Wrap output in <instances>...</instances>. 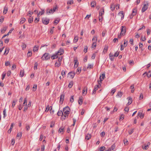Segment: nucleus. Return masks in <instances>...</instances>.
I'll list each match as a JSON object with an SVG mask.
<instances>
[{
  "label": "nucleus",
  "mask_w": 151,
  "mask_h": 151,
  "mask_svg": "<svg viewBox=\"0 0 151 151\" xmlns=\"http://www.w3.org/2000/svg\"><path fill=\"white\" fill-rule=\"evenodd\" d=\"M50 57L48 53H45L41 57V59L42 60H47L48 59H49Z\"/></svg>",
  "instance_id": "obj_1"
},
{
  "label": "nucleus",
  "mask_w": 151,
  "mask_h": 151,
  "mask_svg": "<svg viewBox=\"0 0 151 151\" xmlns=\"http://www.w3.org/2000/svg\"><path fill=\"white\" fill-rule=\"evenodd\" d=\"M70 111V109L69 107L68 106L66 107L63 108V113L64 114H69V112Z\"/></svg>",
  "instance_id": "obj_2"
},
{
  "label": "nucleus",
  "mask_w": 151,
  "mask_h": 151,
  "mask_svg": "<svg viewBox=\"0 0 151 151\" xmlns=\"http://www.w3.org/2000/svg\"><path fill=\"white\" fill-rule=\"evenodd\" d=\"M126 32V29L125 27L124 26H122L121 27V32L120 33V35L122 36L124 35L125 34Z\"/></svg>",
  "instance_id": "obj_3"
},
{
  "label": "nucleus",
  "mask_w": 151,
  "mask_h": 151,
  "mask_svg": "<svg viewBox=\"0 0 151 151\" xmlns=\"http://www.w3.org/2000/svg\"><path fill=\"white\" fill-rule=\"evenodd\" d=\"M50 21V19L46 18H43L42 19V22L43 23L45 24H47Z\"/></svg>",
  "instance_id": "obj_4"
},
{
  "label": "nucleus",
  "mask_w": 151,
  "mask_h": 151,
  "mask_svg": "<svg viewBox=\"0 0 151 151\" xmlns=\"http://www.w3.org/2000/svg\"><path fill=\"white\" fill-rule=\"evenodd\" d=\"M148 4H144L143 7L142 9V12H144L148 8Z\"/></svg>",
  "instance_id": "obj_5"
},
{
  "label": "nucleus",
  "mask_w": 151,
  "mask_h": 151,
  "mask_svg": "<svg viewBox=\"0 0 151 151\" xmlns=\"http://www.w3.org/2000/svg\"><path fill=\"white\" fill-rule=\"evenodd\" d=\"M150 142H148V143L147 145H142V147L144 150H147L148 148V146L149 145H150Z\"/></svg>",
  "instance_id": "obj_6"
},
{
  "label": "nucleus",
  "mask_w": 151,
  "mask_h": 151,
  "mask_svg": "<svg viewBox=\"0 0 151 151\" xmlns=\"http://www.w3.org/2000/svg\"><path fill=\"white\" fill-rule=\"evenodd\" d=\"M64 94H62L60 95V103L61 104H62L64 100Z\"/></svg>",
  "instance_id": "obj_7"
},
{
  "label": "nucleus",
  "mask_w": 151,
  "mask_h": 151,
  "mask_svg": "<svg viewBox=\"0 0 151 151\" xmlns=\"http://www.w3.org/2000/svg\"><path fill=\"white\" fill-rule=\"evenodd\" d=\"M64 52V50L62 48H60V50L57 53V55H61L63 54Z\"/></svg>",
  "instance_id": "obj_8"
},
{
  "label": "nucleus",
  "mask_w": 151,
  "mask_h": 151,
  "mask_svg": "<svg viewBox=\"0 0 151 151\" xmlns=\"http://www.w3.org/2000/svg\"><path fill=\"white\" fill-rule=\"evenodd\" d=\"M75 75V73L74 72H71L69 73L68 74V75L70 76V77L73 78Z\"/></svg>",
  "instance_id": "obj_9"
},
{
  "label": "nucleus",
  "mask_w": 151,
  "mask_h": 151,
  "mask_svg": "<svg viewBox=\"0 0 151 151\" xmlns=\"http://www.w3.org/2000/svg\"><path fill=\"white\" fill-rule=\"evenodd\" d=\"M104 9L103 8L101 9L99 12V16H102V15L104 14Z\"/></svg>",
  "instance_id": "obj_10"
},
{
  "label": "nucleus",
  "mask_w": 151,
  "mask_h": 151,
  "mask_svg": "<svg viewBox=\"0 0 151 151\" xmlns=\"http://www.w3.org/2000/svg\"><path fill=\"white\" fill-rule=\"evenodd\" d=\"M128 99V102L127 104V105H129L132 102V99L131 97H129L127 98Z\"/></svg>",
  "instance_id": "obj_11"
},
{
  "label": "nucleus",
  "mask_w": 151,
  "mask_h": 151,
  "mask_svg": "<svg viewBox=\"0 0 151 151\" xmlns=\"http://www.w3.org/2000/svg\"><path fill=\"white\" fill-rule=\"evenodd\" d=\"M78 102L79 105H81L83 102V97L81 96L79 98Z\"/></svg>",
  "instance_id": "obj_12"
},
{
  "label": "nucleus",
  "mask_w": 151,
  "mask_h": 151,
  "mask_svg": "<svg viewBox=\"0 0 151 151\" xmlns=\"http://www.w3.org/2000/svg\"><path fill=\"white\" fill-rule=\"evenodd\" d=\"M99 88V85H96L95 86L94 88L93 91V92L92 93V94H95L96 93V90L98 89Z\"/></svg>",
  "instance_id": "obj_13"
},
{
  "label": "nucleus",
  "mask_w": 151,
  "mask_h": 151,
  "mask_svg": "<svg viewBox=\"0 0 151 151\" xmlns=\"http://www.w3.org/2000/svg\"><path fill=\"white\" fill-rule=\"evenodd\" d=\"M105 77V74H103L101 76H100V81H99V82H100V83H101V81H102L104 78Z\"/></svg>",
  "instance_id": "obj_14"
},
{
  "label": "nucleus",
  "mask_w": 151,
  "mask_h": 151,
  "mask_svg": "<svg viewBox=\"0 0 151 151\" xmlns=\"http://www.w3.org/2000/svg\"><path fill=\"white\" fill-rule=\"evenodd\" d=\"M54 12V11L52 9H51L50 10L47 9L46 11V13H47L48 14H49L50 13H53Z\"/></svg>",
  "instance_id": "obj_15"
},
{
  "label": "nucleus",
  "mask_w": 151,
  "mask_h": 151,
  "mask_svg": "<svg viewBox=\"0 0 151 151\" xmlns=\"http://www.w3.org/2000/svg\"><path fill=\"white\" fill-rule=\"evenodd\" d=\"M68 114H63L62 115V116L61 117V119L62 120H65L66 117H68Z\"/></svg>",
  "instance_id": "obj_16"
},
{
  "label": "nucleus",
  "mask_w": 151,
  "mask_h": 151,
  "mask_svg": "<svg viewBox=\"0 0 151 151\" xmlns=\"http://www.w3.org/2000/svg\"><path fill=\"white\" fill-rule=\"evenodd\" d=\"M118 14L121 17V19H123L124 17V14L122 11H120L119 13Z\"/></svg>",
  "instance_id": "obj_17"
},
{
  "label": "nucleus",
  "mask_w": 151,
  "mask_h": 151,
  "mask_svg": "<svg viewBox=\"0 0 151 151\" xmlns=\"http://www.w3.org/2000/svg\"><path fill=\"white\" fill-rule=\"evenodd\" d=\"M78 62V60L77 59H75L74 60V62L75 63L74 65V68H76L78 66V63L77 64V63Z\"/></svg>",
  "instance_id": "obj_18"
},
{
  "label": "nucleus",
  "mask_w": 151,
  "mask_h": 151,
  "mask_svg": "<svg viewBox=\"0 0 151 151\" xmlns=\"http://www.w3.org/2000/svg\"><path fill=\"white\" fill-rule=\"evenodd\" d=\"M87 88L85 87L83 90L82 94L86 95L87 93Z\"/></svg>",
  "instance_id": "obj_19"
},
{
  "label": "nucleus",
  "mask_w": 151,
  "mask_h": 151,
  "mask_svg": "<svg viewBox=\"0 0 151 151\" xmlns=\"http://www.w3.org/2000/svg\"><path fill=\"white\" fill-rule=\"evenodd\" d=\"M108 47L107 45H105V47L103 50V53H104V54L106 53V52L108 50Z\"/></svg>",
  "instance_id": "obj_20"
},
{
  "label": "nucleus",
  "mask_w": 151,
  "mask_h": 151,
  "mask_svg": "<svg viewBox=\"0 0 151 151\" xmlns=\"http://www.w3.org/2000/svg\"><path fill=\"white\" fill-rule=\"evenodd\" d=\"M122 94L123 93L121 91L119 92L116 96V97L120 98L122 96Z\"/></svg>",
  "instance_id": "obj_21"
},
{
  "label": "nucleus",
  "mask_w": 151,
  "mask_h": 151,
  "mask_svg": "<svg viewBox=\"0 0 151 151\" xmlns=\"http://www.w3.org/2000/svg\"><path fill=\"white\" fill-rule=\"evenodd\" d=\"M115 145L114 144H113L111 146V147L109 148V149L110 150V151H112V150L114 151V149H115Z\"/></svg>",
  "instance_id": "obj_22"
},
{
  "label": "nucleus",
  "mask_w": 151,
  "mask_h": 151,
  "mask_svg": "<svg viewBox=\"0 0 151 151\" xmlns=\"http://www.w3.org/2000/svg\"><path fill=\"white\" fill-rule=\"evenodd\" d=\"M136 12H137V8H135L133 10L132 14L133 15L135 16L136 14Z\"/></svg>",
  "instance_id": "obj_23"
},
{
  "label": "nucleus",
  "mask_w": 151,
  "mask_h": 151,
  "mask_svg": "<svg viewBox=\"0 0 151 151\" xmlns=\"http://www.w3.org/2000/svg\"><path fill=\"white\" fill-rule=\"evenodd\" d=\"M7 28V27H4L3 29L1 30V32L2 33H4Z\"/></svg>",
  "instance_id": "obj_24"
},
{
  "label": "nucleus",
  "mask_w": 151,
  "mask_h": 151,
  "mask_svg": "<svg viewBox=\"0 0 151 151\" xmlns=\"http://www.w3.org/2000/svg\"><path fill=\"white\" fill-rule=\"evenodd\" d=\"M109 56L110 60L111 61L113 60H114V55H113L111 53H110V54H109Z\"/></svg>",
  "instance_id": "obj_25"
},
{
  "label": "nucleus",
  "mask_w": 151,
  "mask_h": 151,
  "mask_svg": "<svg viewBox=\"0 0 151 151\" xmlns=\"http://www.w3.org/2000/svg\"><path fill=\"white\" fill-rule=\"evenodd\" d=\"M130 88L131 89V92L132 93H133L134 91V84L132 85L130 87Z\"/></svg>",
  "instance_id": "obj_26"
},
{
  "label": "nucleus",
  "mask_w": 151,
  "mask_h": 151,
  "mask_svg": "<svg viewBox=\"0 0 151 151\" xmlns=\"http://www.w3.org/2000/svg\"><path fill=\"white\" fill-rule=\"evenodd\" d=\"M73 85V82L72 81H71L69 84V85L68 86V87L69 88H70L72 87Z\"/></svg>",
  "instance_id": "obj_27"
},
{
  "label": "nucleus",
  "mask_w": 151,
  "mask_h": 151,
  "mask_svg": "<svg viewBox=\"0 0 151 151\" xmlns=\"http://www.w3.org/2000/svg\"><path fill=\"white\" fill-rule=\"evenodd\" d=\"M24 71L23 70H20V76L21 77H22L24 76Z\"/></svg>",
  "instance_id": "obj_28"
},
{
  "label": "nucleus",
  "mask_w": 151,
  "mask_h": 151,
  "mask_svg": "<svg viewBox=\"0 0 151 151\" xmlns=\"http://www.w3.org/2000/svg\"><path fill=\"white\" fill-rule=\"evenodd\" d=\"M38 46H35L34 47L33 51L35 52L37 51L38 49Z\"/></svg>",
  "instance_id": "obj_29"
},
{
  "label": "nucleus",
  "mask_w": 151,
  "mask_h": 151,
  "mask_svg": "<svg viewBox=\"0 0 151 151\" xmlns=\"http://www.w3.org/2000/svg\"><path fill=\"white\" fill-rule=\"evenodd\" d=\"M58 57V56L56 54V55H54L52 56L51 57V58L52 59L54 60L55 59H56Z\"/></svg>",
  "instance_id": "obj_30"
},
{
  "label": "nucleus",
  "mask_w": 151,
  "mask_h": 151,
  "mask_svg": "<svg viewBox=\"0 0 151 151\" xmlns=\"http://www.w3.org/2000/svg\"><path fill=\"white\" fill-rule=\"evenodd\" d=\"M91 135L90 134H88L85 137V139L87 140H89L91 137Z\"/></svg>",
  "instance_id": "obj_31"
},
{
  "label": "nucleus",
  "mask_w": 151,
  "mask_h": 151,
  "mask_svg": "<svg viewBox=\"0 0 151 151\" xmlns=\"http://www.w3.org/2000/svg\"><path fill=\"white\" fill-rule=\"evenodd\" d=\"M8 8L7 7H4V11L3 12V13L4 14H6L8 11Z\"/></svg>",
  "instance_id": "obj_32"
},
{
  "label": "nucleus",
  "mask_w": 151,
  "mask_h": 151,
  "mask_svg": "<svg viewBox=\"0 0 151 151\" xmlns=\"http://www.w3.org/2000/svg\"><path fill=\"white\" fill-rule=\"evenodd\" d=\"M13 123H12L11 124V127L10 129L8 130V133H10L11 132L12 129L13 128Z\"/></svg>",
  "instance_id": "obj_33"
},
{
  "label": "nucleus",
  "mask_w": 151,
  "mask_h": 151,
  "mask_svg": "<svg viewBox=\"0 0 151 151\" xmlns=\"http://www.w3.org/2000/svg\"><path fill=\"white\" fill-rule=\"evenodd\" d=\"M127 41L126 40H124V43L123 46L124 47H126L127 45Z\"/></svg>",
  "instance_id": "obj_34"
},
{
  "label": "nucleus",
  "mask_w": 151,
  "mask_h": 151,
  "mask_svg": "<svg viewBox=\"0 0 151 151\" xmlns=\"http://www.w3.org/2000/svg\"><path fill=\"white\" fill-rule=\"evenodd\" d=\"M81 68L78 67L77 68L76 73L78 74H79L81 72Z\"/></svg>",
  "instance_id": "obj_35"
},
{
  "label": "nucleus",
  "mask_w": 151,
  "mask_h": 151,
  "mask_svg": "<svg viewBox=\"0 0 151 151\" xmlns=\"http://www.w3.org/2000/svg\"><path fill=\"white\" fill-rule=\"evenodd\" d=\"M25 21V19L24 18H22L20 22V24H23Z\"/></svg>",
  "instance_id": "obj_36"
},
{
  "label": "nucleus",
  "mask_w": 151,
  "mask_h": 151,
  "mask_svg": "<svg viewBox=\"0 0 151 151\" xmlns=\"http://www.w3.org/2000/svg\"><path fill=\"white\" fill-rule=\"evenodd\" d=\"M26 105H27V99L26 98L24 99V102L23 104V106H24Z\"/></svg>",
  "instance_id": "obj_37"
},
{
  "label": "nucleus",
  "mask_w": 151,
  "mask_h": 151,
  "mask_svg": "<svg viewBox=\"0 0 151 151\" xmlns=\"http://www.w3.org/2000/svg\"><path fill=\"white\" fill-rule=\"evenodd\" d=\"M150 72V71H149L147 74L146 76L148 78H150L151 77V73Z\"/></svg>",
  "instance_id": "obj_38"
},
{
  "label": "nucleus",
  "mask_w": 151,
  "mask_h": 151,
  "mask_svg": "<svg viewBox=\"0 0 151 151\" xmlns=\"http://www.w3.org/2000/svg\"><path fill=\"white\" fill-rule=\"evenodd\" d=\"M45 13V11H44L43 10V11H42L41 12H39V13H38L37 14V17H38L40 15H42L43 14H44Z\"/></svg>",
  "instance_id": "obj_39"
},
{
  "label": "nucleus",
  "mask_w": 151,
  "mask_h": 151,
  "mask_svg": "<svg viewBox=\"0 0 151 151\" xmlns=\"http://www.w3.org/2000/svg\"><path fill=\"white\" fill-rule=\"evenodd\" d=\"M105 147L104 146H102L99 148V151H103L105 150Z\"/></svg>",
  "instance_id": "obj_40"
},
{
  "label": "nucleus",
  "mask_w": 151,
  "mask_h": 151,
  "mask_svg": "<svg viewBox=\"0 0 151 151\" xmlns=\"http://www.w3.org/2000/svg\"><path fill=\"white\" fill-rule=\"evenodd\" d=\"M17 100H14L13 101L12 104V108H14V106H15V105L16 104V103L17 102Z\"/></svg>",
  "instance_id": "obj_41"
},
{
  "label": "nucleus",
  "mask_w": 151,
  "mask_h": 151,
  "mask_svg": "<svg viewBox=\"0 0 151 151\" xmlns=\"http://www.w3.org/2000/svg\"><path fill=\"white\" fill-rule=\"evenodd\" d=\"M57 114L59 116H61L63 114V113L61 111H59L57 113Z\"/></svg>",
  "instance_id": "obj_42"
},
{
  "label": "nucleus",
  "mask_w": 151,
  "mask_h": 151,
  "mask_svg": "<svg viewBox=\"0 0 151 151\" xmlns=\"http://www.w3.org/2000/svg\"><path fill=\"white\" fill-rule=\"evenodd\" d=\"M124 116L123 114H122L121 115L119 118V120L122 121L123 120L124 118Z\"/></svg>",
  "instance_id": "obj_43"
},
{
  "label": "nucleus",
  "mask_w": 151,
  "mask_h": 151,
  "mask_svg": "<svg viewBox=\"0 0 151 151\" xmlns=\"http://www.w3.org/2000/svg\"><path fill=\"white\" fill-rule=\"evenodd\" d=\"M78 40V36H75L74 39V42H76Z\"/></svg>",
  "instance_id": "obj_44"
},
{
  "label": "nucleus",
  "mask_w": 151,
  "mask_h": 151,
  "mask_svg": "<svg viewBox=\"0 0 151 151\" xmlns=\"http://www.w3.org/2000/svg\"><path fill=\"white\" fill-rule=\"evenodd\" d=\"M96 4V2L95 1H93L91 3V6L92 7H94Z\"/></svg>",
  "instance_id": "obj_45"
},
{
  "label": "nucleus",
  "mask_w": 151,
  "mask_h": 151,
  "mask_svg": "<svg viewBox=\"0 0 151 151\" xmlns=\"http://www.w3.org/2000/svg\"><path fill=\"white\" fill-rule=\"evenodd\" d=\"M55 67H59L60 65V63L59 62L58 63L56 62L55 63Z\"/></svg>",
  "instance_id": "obj_46"
},
{
  "label": "nucleus",
  "mask_w": 151,
  "mask_h": 151,
  "mask_svg": "<svg viewBox=\"0 0 151 151\" xmlns=\"http://www.w3.org/2000/svg\"><path fill=\"white\" fill-rule=\"evenodd\" d=\"M115 8V6L114 5L112 4L111 6V9L112 11H113L114 10Z\"/></svg>",
  "instance_id": "obj_47"
},
{
  "label": "nucleus",
  "mask_w": 151,
  "mask_h": 151,
  "mask_svg": "<svg viewBox=\"0 0 151 151\" xmlns=\"http://www.w3.org/2000/svg\"><path fill=\"white\" fill-rule=\"evenodd\" d=\"M33 17L30 18L28 19V22L29 23H31L33 22Z\"/></svg>",
  "instance_id": "obj_48"
},
{
  "label": "nucleus",
  "mask_w": 151,
  "mask_h": 151,
  "mask_svg": "<svg viewBox=\"0 0 151 151\" xmlns=\"http://www.w3.org/2000/svg\"><path fill=\"white\" fill-rule=\"evenodd\" d=\"M64 128L63 127L61 128H60L58 130V132L59 133H61L63 132L64 131Z\"/></svg>",
  "instance_id": "obj_49"
},
{
  "label": "nucleus",
  "mask_w": 151,
  "mask_h": 151,
  "mask_svg": "<svg viewBox=\"0 0 151 151\" xmlns=\"http://www.w3.org/2000/svg\"><path fill=\"white\" fill-rule=\"evenodd\" d=\"M9 52V49H7V48H6L5 50V51L4 53V54L5 55H6Z\"/></svg>",
  "instance_id": "obj_50"
},
{
  "label": "nucleus",
  "mask_w": 151,
  "mask_h": 151,
  "mask_svg": "<svg viewBox=\"0 0 151 151\" xmlns=\"http://www.w3.org/2000/svg\"><path fill=\"white\" fill-rule=\"evenodd\" d=\"M66 72V70H63L62 71L61 75H62V76L63 77H64V76H65V74Z\"/></svg>",
  "instance_id": "obj_51"
},
{
  "label": "nucleus",
  "mask_w": 151,
  "mask_h": 151,
  "mask_svg": "<svg viewBox=\"0 0 151 151\" xmlns=\"http://www.w3.org/2000/svg\"><path fill=\"white\" fill-rule=\"evenodd\" d=\"M55 123L54 122L52 121L51 122V124L50 125V127H53L54 126Z\"/></svg>",
  "instance_id": "obj_52"
},
{
  "label": "nucleus",
  "mask_w": 151,
  "mask_h": 151,
  "mask_svg": "<svg viewBox=\"0 0 151 151\" xmlns=\"http://www.w3.org/2000/svg\"><path fill=\"white\" fill-rule=\"evenodd\" d=\"M96 42H93L92 44L91 47L92 48H94V47H96Z\"/></svg>",
  "instance_id": "obj_53"
},
{
  "label": "nucleus",
  "mask_w": 151,
  "mask_h": 151,
  "mask_svg": "<svg viewBox=\"0 0 151 151\" xmlns=\"http://www.w3.org/2000/svg\"><path fill=\"white\" fill-rule=\"evenodd\" d=\"M37 65H38V64H37V62L35 63V65L34 66V69L35 70H36L37 69Z\"/></svg>",
  "instance_id": "obj_54"
},
{
  "label": "nucleus",
  "mask_w": 151,
  "mask_h": 151,
  "mask_svg": "<svg viewBox=\"0 0 151 151\" xmlns=\"http://www.w3.org/2000/svg\"><path fill=\"white\" fill-rule=\"evenodd\" d=\"M32 55V53L31 52L29 51L27 54V55L28 57H31Z\"/></svg>",
  "instance_id": "obj_55"
},
{
  "label": "nucleus",
  "mask_w": 151,
  "mask_h": 151,
  "mask_svg": "<svg viewBox=\"0 0 151 151\" xmlns=\"http://www.w3.org/2000/svg\"><path fill=\"white\" fill-rule=\"evenodd\" d=\"M33 12H31L29 11V13L27 15L29 16L30 17H31V15H32L33 14Z\"/></svg>",
  "instance_id": "obj_56"
},
{
  "label": "nucleus",
  "mask_w": 151,
  "mask_h": 151,
  "mask_svg": "<svg viewBox=\"0 0 151 151\" xmlns=\"http://www.w3.org/2000/svg\"><path fill=\"white\" fill-rule=\"evenodd\" d=\"M134 132V129H132L128 131L129 134H131Z\"/></svg>",
  "instance_id": "obj_57"
},
{
  "label": "nucleus",
  "mask_w": 151,
  "mask_h": 151,
  "mask_svg": "<svg viewBox=\"0 0 151 151\" xmlns=\"http://www.w3.org/2000/svg\"><path fill=\"white\" fill-rule=\"evenodd\" d=\"M87 49H88V47L87 46H86L84 47V48L83 51L85 53H86L87 52Z\"/></svg>",
  "instance_id": "obj_58"
},
{
  "label": "nucleus",
  "mask_w": 151,
  "mask_h": 151,
  "mask_svg": "<svg viewBox=\"0 0 151 151\" xmlns=\"http://www.w3.org/2000/svg\"><path fill=\"white\" fill-rule=\"evenodd\" d=\"M24 107L23 110V111L24 112H25L28 109V107L27 105H26Z\"/></svg>",
  "instance_id": "obj_59"
},
{
  "label": "nucleus",
  "mask_w": 151,
  "mask_h": 151,
  "mask_svg": "<svg viewBox=\"0 0 151 151\" xmlns=\"http://www.w3.org/2000/svg\"><path fill=\"white\" fill-rule=\"evenodd\" d=\"M22 49L23 50H24V49H25L26 47V45L24 43H23V45L22 46Z\"/></svg>",
  "instance_id": "obj_60"
},
{
  "label": "nucleus",
  "mask_w": 151,
  "mask_h": 151,
  "mask_svg": "<svg viewBox=\"0 0 151 151\" xmlns=\"http://www.w3.org/2000/svg\"><path fill=\"white\" fill-rule=\"evenodd\" d=\"M39 21V18H36L35 20V23H37Z\"/></svg>",
  "instance_id": "obj_61"
},
{
  "label": "nucleus",
  "mask_w": 151,
  "mask_h": 151,
  "mask_svg": "<svg viewBox=\"0 0 151 151\" xmlns=\"http://www.w3.org/2000/svg\"><path fill=\"white\" fill-rule=\"evenodd\" d=\"M4 18L3 17L1 16L0 17V22L1 23L2 22L4 21Z\"/></svg>",
  "instance_id": "obj_62"
},
{
  "label": "nucleus",
  "mask_w": 151,
  "mask_h": 151,
  "mask_svg": "<svg viewBox=\"0 0 151 151\" xmlns=\"http://www.w3.org/2000/svg\"><path fill=\"white\" fill-rule=\"evenodd\" d=\"M129 108L128 107H126L124 109V111H125L128 112L129 110Z\"/></svg>",
  "instance_id": "obj_63"
},
{
  "label": "nucleus",
  "mask_w": 151,
  "mask_h": 151,
  "mask_svg": "<svg viewBox=\"0 0 151 151\" xmlns=\"http://www.w3.org/2000/svg\"><path fill=\"white\" fill-rule=\"evenodd\" d=\"M119 55V52H116L115 53L114 56L115 57H117Z\"/></svg>",
  "instance_id": "obj_64"
}]
</instances>
